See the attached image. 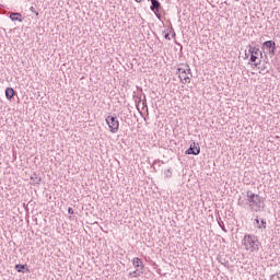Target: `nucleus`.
<instances>
[{
    "label": "nucleus",
    "mask_w": 280,
    "mask_h": 280,
    "mask_svg": "<svg viewBox=\"0 0 280 280\" xmlns=\"http://www.w3.org/2000/svg\"><path fill=\"white\" fill-rule=\"evenodd\" d=\"M164 176L166 178H172V168H167L165 172H164Z\"/></svg>",
    "instance_id": "16"
},
{
    "label": "nucleus",
    "mask_w": 280,
    "mask_h": 280,
    "mask_svg": "<svg viewBox=\"0 0 280 280\" xmlns=\"http://www.w3.org/2000/svg\"><path fill=\"white\" fill-rule=\"evenodd\" d=\"M68 213H69L70 215H73V208H68Z\"/></svg>",
    "instance_id": "22"
},
{
    "label": "nucleus",
    "mask_w": 280,
    "mask_h": 280,
    "mask_svg": "<svg viewBox=\"0 0 280 280\" xmlns=\"http://www.w3.org/2000/svg\"><path fill=\"white\" fill-rule=\"evenodd\" d=\"M223 229V231H226L224 228H222Z\"/></svg>",
    "instance_id": "29"
},
{
    "label": "nucleus",
    "mask_w": 280,
    "mask_h": 280,
    "mask_svg": "<svg viewBox=\"0 0 280 280\" xmlns=\"http://www.w3.org/2000/svg\"><path fill=\"white\" fill-rule=\"evenodd\" d=\"M129 275H130V277L137 278V277H141V275H143V271H141V269H136L135 271L130 272Z\"/></svg>",
    "instance_id": "15"
},
{
    "label": "nucleus",
    "mask_w": 280,
    "mask_h": 280,
    "mask_svg": "<svg viewBox=\"0 0 280 280\" xmlns=\"http://www.w3.org/2000/svg\"><path fill=\"white\" fill-rule=\"evenodd\" d=\"M132 265L135 268H137V270L143 271V261H141V258L139 257L133 258Z\"/></svg>",
    "instance_id": "8"
},
{
    "label": "nucleus",
    "mask_w": 280,
    "mask_h": 280,
    "mask_svg": "<svg viewBox=\"0 0 280 280\" xmlns=\"http://www.w3.org/2000/svg\"><path fill=\"white\" fill-rule=\"evenodd\" d=\"M235 1H240V0H235Z\"/></svg>",
    "instance_id": "30"
},
{
    "label": "nucleus",
    "mask_w": 280,
    "mask_h": 280,
    "mask_svg": "<svg viewBox=\"0 0 280 280\" xmlns=\"http://www.w3.org/2000/svg\"><path fill=\"white\" fill-rule=\"evenodd\" d=\"M249 47V54H250V62H257L258 57L257 56H261V50H259V48L254 47L252 45L248 46Z\"/></svg>",
    "instance_id": "4"
},
{
    "label": "nucleus",
    "mask_w": 280,
    "mask_h": 280,
    "mask_svg": "<svg viewBox=\"0 0 280 280\" xmlns=\"http://www.w3.org/2000/svg\"><path fill=\"white\" fill-rule=\"evenodd\" d=\"M31 180H32V185H40V180H43V178L34 173L32 176H31Z\"/></svg>",
    "instance_id": "10"
},
{
    "label": "nucleus",
    "mask_w": 280,
    "mask_h": 280,
    "mask_svg": "<svg viewBox=\"0 0 280 280\" xmlns=\"http://www.w3.org/2000/svg\"><path fill=\"white\" fill-rule=\"evenodd\" d=\"M246 200L249 205L250 211L258 213L264 209V199L261 196L253 192V190L246 191Z\"/></svg>",
    "instance_id": "1"
},
{
    "label": "nucleus",
    "mask_w": 280,
    "mask_h": 280,
    "mask_svg": "<svg viewBox=\"0 0 280 280\" xmlns=\"http://www.w3.org/2000/svg\"><path fill=\"white\" fill-rule=\"evenodd\" d=\"M106 124L110 132L115 133L119 130V120L117 119L116 116H107Z\"/></svg>",
    "instance_id": "3"
},
{
    "label": "nucleus",
    "mask_w": 280,
    "mask_h": 280,
    "mask_svg": "<svg viewBox=\"0 0 280 280\" xmlns=\"http://www.w3.org/2000/svg\"><path fill=\"white\" fill-rule=\"evenodd\" d=\"M15 270L18 272H30V269H27V265H15Z\"/></svg>",
    "instance_id": "14"
},
{
    "label": "nucleus",
    "mask_w": 280,
    "mask_h": 280,
    "mask_svg": "<svg viewBox=\"0 0 280 280\" xmlns=\"http://www.w3.org/2000/svg\"><path fill=\"white\" fill-rule=\"evenodd\" d=\"M261 71H266V65L262 66Z\"/></svg>",
    "instance_id": "24"
},
{
    "label": "nucleus",
    "mask_w": 280,
    "mask_h": 280,
    "mask_svg": "<svg viewBox=\"0 0 280 280\" xmlns=\"http://www.w3.org/2000/svg\"><path fill=\"white\" fill-rule=\"evenodd\" d=\"M259 65H261V60L254 62V67H259Z\"/></svg>",
    "instance_id": "21"
},
{
    "label": "nucleus",
    "mask_w": 280,
    "mask_h": 280,
    "mask_svg": "<svg viewBox=\"0 0 280 280\" xmlns=\"http://www.w3.org/2000/svg\"><path fill=\"white\" fill-rule=\"evenodd\" d=\"M164 38H165L166 40H172V38L170 37V33H166V34L164 35Z\"/></svg>",
    "instance_id": "20"
},
{
    "label": "nucleus",
    "mask_w": 280,
    "mask_h": 280,
    "mask_svg": "<svg viewBox=\"0 0 280 280\" xmlns=\"http://www.w3.org/2000/svg\"><path fill=\"white\" fill-rule=\"evenodd\" d=\"M185 154H192L194 156H198V154H200V144L192 142L190 147L185 151Z\"/></svg>",
    "instance_id": "6"
},
{
    "label": "nucleus",
    "mask_w": 280,
    "mask_h": 280,
    "mask_svg": "<svg viewBox=\"0 0 280 280\" xmlns=\"http://www.w3.org/2000/svg\"><path fill=\"white\" fill-rule=\"evenodd\" d=\"M173 36H176V33H173Z\"/></svg>",
    "instance_id": "27"
},
{
    "label": "nucleus",
    "mask_w": 280,
    "mask_h": 280,
    "mask_svg": "<svg viewBox=\"0 0 280 280\" xmlns=\"http://www.w3.org/2000/svg\"><path fill=\"white\" fill-rule=\"evenodd\" d=\"M31 12H33V14H35V16H38V12L36 11V9L34 7H31Z\"/></svg>",
    "instance_id": "19"
},
{
    "label": "nucleus",
    "mask_w": 280,
    "mask_h": 280,
    "mask_svg": "<svg viewBox=\"0 0 280 280\" xmlns=\"http://www.w3.org/2000/svg\"><path fill=\"white\" fill-rule=\"evenodd\" d=\"M260 58H264V54L261 52Z\"/></svg>",
    "instance_id": "26"
},
{
    "label": "nucleus",
    "mask_w": 280,
    "mask_h": 280,
    "mask_svg": "<svg viewBox=\"0 0 280 280\" xmlns=\"http://www.w3.org/2000/svg\"><path fill=\"white\" fill-rule=\"evenodd\" d=\"M179 80L183 84H189L191 82V77L187 75V71L179 74Z\"/></svg>",
    "instance_id": "9"
},
{
    "label": "nucleus",
    "mask_w": 280,
    "mask_h": 280,
    "mask_svg": "<svg viewBox=\"0 0 280 280\" xmlns=\"http://www.w3.org/2000/svg\"><path fill=\"white\" fill-rule=\"evenodd\" d=\"M245 56H246V58H248V55H247V54H245Z\"/></svg>",
    "instance_id": "28"
},
{
    "label": "nucleus",
    "mask_w": 280,
    "mask_h": 280,
    "mask_svg": "<svg viewBox=\"0 0 280 280\" xmlns=\"http://www.w3.org/2000/svg\"><path fill=\"white\" fill-rule=\"evenodd\" d=\"M185 71H187V68L185 67V68H177V74H179V75H183V73H185Z\"/></svg>",
    "instance_id": "17"
},
{
    "label": "nucleus",
    "mask_w": 280,
    "mask_h": 280,
    "mask_svg": "<svg viewBox=\"0 0 280 280\" xmlns=\"http://www.w3.org/2000/svg\"><path fill=\"white\" fill-rule=\"evenodd\" d=\"M255 222H256L257 229H266V226H267L266 220H264V219H261L259 222V218H256Z\"/></svg>",
    "instance_id": "13"
},
{
    "label": "nucleus",
    "mask_w": 280,
    "mask_h": 280,
    "mask_svg": "<svg viewBox=\"0 0 280 280\" xmlns=\"http://www.w3.org/2000/svg\"><path fill=\"white\" fill-rule=\"evenodd\" d=\"M242 244L245 246V250L249 253H257L261 248V242H259V238L255 234H246L242 240Z\"/></svg>",
    "instance_id": "2"
},
{
    "label": "nucleus",
    "mask_w": 280,
    "mask_h": 280,
    "mask_svg": "<svg viewBox=\"0 0 280 280\" xmlns=\"http://www.w3.org/2000/svg\"><path fill=\"white\" fill-rule=\"evenodd\" d=\"M261 49H266L267 51H269V54L275 55V51L277 49V43H275V40H267L262 43Z\"/></svg>",
    "instance_id": "5"
},
{
    "label": "nucleus",
    "mask_w": 280,
    "mask_h": 280,
    "mask_svg": "<svg viewBox=\"0 0 280 280\" xmlns=\"http://www.w3.org/2000/svg\"><path fill=\"white\" fill-rule=\"evenodd\" d=\"M150 2H151V7H150L151 12H153L154 14H158L159 12H161V2L159 0H150Z\"/></svg>",
    "instance_id": "7"
},
{
    "label": "nucleus",
    "mask_w": 280,
    "mask_h": 280,
    "mask_svg": "<svg viewBox=\"0 0 280 280\" xmlns=\"http://www.w3.org/2000/svg\"><path fill=\"white\" fill-rule=\"evenodd\" d=\"M16 92H14V89L12 88H7L5 89V97L7 100H12V97H14Z\"/></svg>",
    "instance_id": "12"
},
{
    "label": "nucleus",
    "mask_w": 280,
    "mask_h": 280,
    "mask_svg": "<svg viewBox=\"0 0 280 280\" xmlns=\"http://www.w3.org/2000/svg\"><path fill=\"white\" fill-rule=\"evenodd\" d=\"M184 67L186 68L187 75H190L191 78V68H189V65L186 63Z\"/></svg>",
    "instance_id": "18"
},
{
    "label": "nucleus",
    "mask_w": 280,
    "mask_h": 280,
    "mask_svg": "<svg viewBox=\"0 0 280 280\" xmlns=\"http://www.w3.org/2000/svg\"><path fill=\"white\" fill-rule=\"evenodd\" d=\"M155 14V16L158 18V19H161V11H159L158 13H154Z\"/></svg>",
    "instance_id": "23"
},
{
    "label": "nucleus",
    "mask_w": 280,
    "mask_h": 280,
    "mask_svg": "<svg viewBox=\"0 0 280 280\" xmlns=\"http://www.w3.org/2000/svg\"><path fill=\"white\" fill-rule=\"evenodd\" d=\"M136 1V3H141V1H143V0H135Z\"/></svg>",
    "instance_id": "25"
},
{
    "label": "nucleus",
    "mask_w": 280,
    "mask_h": 280,
    "mask_svg": "<svg viewBox=\"0 0 280 280\" xmlns=\"http://www.w3.org/2000/svg\"><path fill=\"white\" fill-rule=\"evenodd\" d=\"M22 16L23 15L21 13H11L10 14L11 21H19L20 23H23Z\"/></svg>",
    "instance_id": "11"
}]
</instances>
